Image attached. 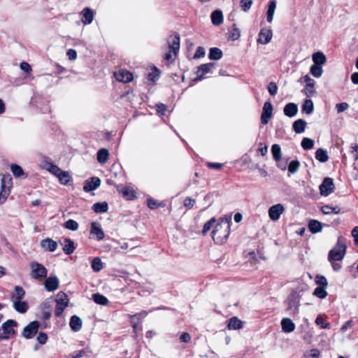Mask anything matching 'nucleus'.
Returning a JSON list of instances; mask_svg holds the SVG:
<instances>
[{"instance_id": "f257e3e1", "label": "nucleus", "mask_w": 358, "mask_h": 358, "mask_svg": "<svg viewBox=\"0 0 358 358\" xmlns=\"http://www.w3.org/2000/svg\"><path fill=\"white\" fill-rule=\"evenodd\" d=\"M230 218L222 219L213 231V238L215 243L222 244L229 234Z\"/></svg>"}, {"instance_id": "f03ea898", "label": "nucleus", "mask_w": 358, "mask_h": 358, "mask_svg": "<svg viewBox=\"0 0 358 358\" xmlns=\"http://www.w3.org/2000/svg\"><path fill=\"white\" fill-rule=\"evenodd\" d=\"M169 51L164 55L166 61H173L180 49V36L178 34L170 36L168 38Z\"/></svg>"}, {"instance_id": "7ed1b4c3", "label": "nucleus", "mask_w": 358, "mask_h": 358, "mask_svg": "<svg viewBox=\"0 0 358 358\" xmlns=\"http://www.w3.org/2000/svg\"><path fill=\"white\" fill-rule=\"evenodd\" d=\"M17 326V322L14 320L10 319L3 322L0 327V341L8 340L10 338V335L15 334L16 331L13 327Z\"/></svg>"}, {"instance_id": "20e7f679", "label": "nucleus", "mask_w": 358, "mask_h": 358, "mask_svg": "<svg viewBox=\"0 0 358 358\" xmlns=\"http://www.w3.org/2000/svg\"><path fill=\"white\" fill-rule=\"evenodd\" d=\"M345 244L338 239L336 245L329 252V261H341L345 255Z\"/></svg>"}, {"instance_id": "39448f33", "label": "nucleus", "mask_w": 358, "mask_h": 358, "mask_svg": "<svg viewBox=\"0 0 358 358\" xmlns=\"http://www.w3.org/2000/svg\"><path fill=\"white\" fill-rule=\"evenodd\" d=\"M30 276L33 279L41 280L47 277L48 270L43 264L37 262H31L30 263Z\"/></svg>"}, {"instance_id": "423d86ee", "label": "nucleus", "mask_w": 358, "mask_h": 358, "mask_svg": "<svg viewBox=\"0 0 358 358\" xmlns=\"http://www.w3.org/2000/svg\"><path fill=\"white\" fill-rule=\"evenodd\" d=\"M285 208L282 203H276L271 206L268 210V217L271 221L276 222L285 213Z\"/></svg>"}, {"instance_id": "0eeeda50", "label": "nucleus", "mask_w": 358, "mask_h": 358, "mask_svg": "<svg viewBox=\"0 0 358 358\" xmlns=\"http://www.w3.org/2000/svg\"><path fill=\"white\" fill-rule=\"evenodd\" d=\"M40 324L38 321H32L24 327L22 336L26 339L32 338L38 332Z\"/></svg>"}, {"instance_id": "6e6552de", "label": "nucleus", "mask_w": 358, "mask_h": 358, "mask_svg": "<svg viewBox=\"0 0 358 358\" xmlns=\"http://www.w3.org/2000/svg\"><path fill=\"white\" fill-rule=\"evenodd\" d=\"M319 189L321 195L327 196L333 192L334 189L333 180L330 178H324L322 184L320 185Z\"/></svg>"}, {"instance_id": "1a4fd4ad", "label": "nucleus", "mask_w": 358, "mask_h": 358, "mask_svg": "<svg viewBox=\"0 0 358 358\" xmlns=\"http://www.w3.org/2000/svg\"><path fill=\"white\" fill-rule=\"evenodd\" d=\"M273 37V31L270 27L262 28L257 38V43L263 45L268 43Z\"/></svg>"}, {"instance_id": "9d476101", "label": "nucleus", "mask_w": 358, "mask_h": 358, "mask_svg": "<svg viewBox=\"0 0 358 358\" xmlns=\"http://www.w3.org/2000/svg\"><path fill=\"white\" fill-rule=\"evenodd\" d=\"M273 114V106L270 102H265L263 106L261 121L263 124H267Z\"/></svg>"}, {"instance_id": "9b49d317", "label": "nucleus", "mask_w": 358, "mask_h": 358, "mask_svg": "<svg viewBox=\"0 0 358 358\" xmlns=\"http://www.w3.org/2000/svg\"><path fill=\"white\" fill-rule=\"evenodd\" d=\"M114 76L117 80L122 83H129L133 79L132 73L125 69H120L114 72Z\"/></svg>"}, {"instance_id": "f8f14e48", "label": "nucleus", "mask_w": 358, "mask_h": 358, "mask_svg": "<svg viewBox=\"0 0 358 358\" xmlns=\"http://www.w3.org/2000/svg\"><path fill=\"white\" fill-rule=\"evenodd\" d=\"M213 66V63H207L199 66L197 69V77L195 78V80L197 81L203 80L205 78L206 74L210 72Z\"/></svg>"}, {"instance_id": "ddd939ff", "label": "nucleus", "mask_w": 358, "mask_h": 358, "mask_svg": "<svg viewBox=\"0 0 358 358\" xmlns=\"http://www.w3.org/2000/svg\"><path fill=\"white\" fill-rule=\"evenodd\" d=\"M117 191L127 200H132L136 197L135 190L130 186H118Z\"/></svg>"}, {"instance_id": "4468645a", "label": "nucleus", "mask_w": 358, "mask_h": 358, "mask_svg": "<svg viewBox=\"0 0 358 358\" xmlns=\"http://www.w3.org/2000/svg\"><path fill=\"white\" fill-rule=\"evenodd\" d=\"M59 281L57 276L46 277L44 282L45 288L48 292H53L59 287Z\"/></svg>"}, {"instance_id": "2eb2a0df", "label": "nucleus", "mask_w": 358, "mask_h": 358, "mask_svg": "<svg viewBox=\"0 0 358 358\" xmlns=\"http://www.w3.org/2000/svg\"><path fill=\"white\" fill-rule=\"evenodd\" d=\"M40 245L45 251L54 252L56 250L58 244L57 241H54L53 239L50 238H46L41 241Z\"/></svg>"}, {"instance_id": "dca6fc26", "label": "nucleus", "mask_w": 358, "mask_h": 358, "mask_svg": "<svg viewBox=\"0 0 358 358\" xmlns=\"http://www.w3.org/2000/svg\"><path fill=\"white\" fill-rule=\"evenodd\" d=\"M91 234L95 236L97 241H101L105 236L104 231L99 223L93 222L91 224Z\"/></svg>"}, {"instance_id": "f3484780", "label": "nucleus", "mask_w": 358, "mask_h": 358, "mask_svg": "<svg viewBox=\"0 0 358 358\" xmlns=\"http://www.w3.org/2000/svg\"><path fill=\"white\" fill-rule=\"evenodd\" d=\"M281 328L285 333H291L295 329V324L289 317H284L281 320Z\"/></svg>"}, {"instance_id": "a211bd4d", "label": "nucleus", "mask_w": 358, "mask_h": 358, "mask_svg": "<svg viewBox=\"0 0 358 358\" xmlns=\"http://www.w3.org/2000/svg\"><path fill=\"white\" fill-rule=\"evenodd\" d=\"M60 243H61V245H63L62 250L66 255H71L74 252V250H75L74 243L71 239H70L69 238H66L64 239V241L60 242Z\"/></svg>"}, {"instance_id": "6ab92c4d", "label": "nucleus", "mask_w": 358, "mask_h": 358, "mask_svg": "<svg viewBox=\"0 0 358 358\" xmlns=\"http://www.w3.org/2000/svg\"><path fill=\"white\" fill-rule=\"evenodd\" d=\"M13 185V179L11 176L8 175H4L1 180L0 191L10 190Z\"/></svg>"}, {"instance_id": "aec40b11", "label": "nucleus", "mask_w": 358, "mask_h": 358, "mask_svg": "<svg viewBox=\"0 0 358 358\" xmlns=\"http://www.w3.org/2000/svg\"><path fill=\"white\" fill-rule=\"evenodd\" d=\"M313 64L322 66L327 62V57L322 52H316L312 55Z\"/></svg>"}, {"instance_id": "412c9836", "label": "nucleus", "mask_w": 358, "mask_h": 358, "mask_svg": "<svg viewBox=\"0 0 358 358\" xmlns=\"http://www.w3.org/2000/svg\"><path fill=\"white\" fill-rule=\"evenodd\" d=\"M69 325L73 331L77 332L82 327V320L78 316L73 315L70 319Z\"/></svg>"}, {"instance_id": "4be33fe9", "label": "nucleus", "mask_w": 358, "mask_h": 358, "mask_svg": "<svg viewBox=\"0 0 358 358\" xmlns=\"http://www.w3.org/2000/svg\"><path fill=\"white\" fill-rule=\"evenodd\" d=\"M298 112V106L294 103H289L285 105L284 108V113L286 116L292 117L296 115Z\"/></svg>"}, {"instance_id": "5701e85b", "label": "nucleus", "mask_w": 358, "mask_h": 358, "mask_svg": "<svg viewBox=\"0 0 358 358\" xmlns=\"http://www.w3.org/2000/svg\"><path fill=\"white\" fill-rule=\"evenodd\" d=\"M276 8V1L275 0H271L268 5V9L266 12V20L268 22H271L273 19L275 10Z\"/></svg>"}, {"instance_id": "b1692460", "label": "nucleus", "mask_w": 358, "mask_h": 358, "mask_svg": "<svg viewBox=\"0 0 358 358\" xmlns=\"http://www.w3.org/2000/svg\"><path fill=\"white\" fill-rule=\"evenodd\" d=\"M243 323L241 320L236 317H231L228 322L227 328L229 330H237L241 329Z\"/></svg>"}, {"instance_id": "393cba45", "label": "nucleus", "mask_w": 358, "mask_h": 358, "mask_svg": "<svg viewBox=\"0 0 358 358\" xmlns=\"http://www.w3.org/2000/svg\"><path fill=\"white\" fill-rule=\"evenodd\" d=\"M13 307L20 313H26L29 308L27 303L22 300L13 301Z\"/></svg>"}, {"instance_id": "a878e982", "label": "nucleus", "mask_w": 358, "mask_h": 358, "mask_svg": "<svg viewBox=\"0 0 358 358\" xmlns=\"http://www.w3.org/2000/svg\"><path fill=\"white\" fill-rule=\"evenodd\" d=\"M160 74V71L156 66H151L150 72H149L148 76V79L152 84H155L157 82V80H158V79L159 78Z\"/></svg>"}, {"instance_id": "bb28decb", "label": "nucleus", "mask_w": 358, "mask_h": 358, "mask_svg": "<svg viewBox=\"0 0 358 358\" xmlns=\"http://www.w3.org/2000/svg\"><path fill=\"white\" fill-rule=\"evenodd\" d=\"M211 21L214 25H220L223 22V15L222 11L216 10L211 13Z\"/></svg>"}, {"instance_id": "cd10ccee", "label": "nucleus", "mask_w": 358, "mask_h": 358, "mask_svg": "<svg viewBox=\"0 0 358 358\" xmlns=\"http://www.w3.org/2000/svg\"><path fill=\"white\" fill-rule=\"evenodd\" d=\"M306 126V121L302 119H299L294 122L293 129L296 134H301L304 132Z\"/></svg>"}, {"instance_id": "c85d7f7f", "label": "nucleus", "mask_w": 358, "mask_h": 358, "mask_svg": "<svg viewBox=\"0 0 358 358\" xmlns=\"http://www.w3.org/2000/svg\"><path fill=\"white\" fill-rule=\"evenodd\" d=\"M92 209L96 213H106L108 210V205L106 201L95 203L92 206Z\"/></svg>"}, {"instance_id": "c756f323", "label": "nucleus", "mask_w": 358, "mask_h": 358, "mask_svg": "<svg viewBox=\"0 0 358 358\" xmlns=\"http://www.w3.org/2000/svg\"><path fill=\"white\" fill-rule=\"evenodd\" d=\"M10 170L15 178H20L22 176L26 178L27 176V174L24 172L22 168L18 164H11Z\"/></svg>"}, {"instance_id": "7c9ffc66", "label": "nucleus", "mask_w": 358, "mask_h": 358, "mask_svg": "<svg viewBox=\"0 0 358 358\" xmlns=\"http://www.w3.org/2000/svg\"><path fill=\"white\" fill-rule=\"evenodd\" d=\"M108 157V150L106 148H101L97 153V161L101 164H104L107 162Z\"/></svg>"}, {"instance_id": "2f4dec72", "label": "nucleus", "mask_w": 358, "mask_h": 358, "mask_svg": "<svg viewBox=\"0 0 358 358\" xmlns=\"http://www.w3.org/2000/svg\"><path fill=\"white\" fill-rule=\"evenodd\" d=\"M308 227L312 233H318L322 229V224L317 220H312L310 221Z\"/></svg>"}, {"instance_id": "473e14b6", "label": "nucleus", "mask_w": 358, "mask_h": 358, "mask_svg": "<svg viewBox=\"0 0 358 358\" xmlns=\"http://www.w3.org/2000/svg\"><path fill=\"white\" fill-rule=\"evenodd\" d=\"M25 296V292L20 286L15 287V293L12 295L13 301L22 300Z\"/></svg>"}, {"instance_id": "72a5a7b5", "label": "nucleus", "mask_w": 358, "mask_h": 358, "mask_svg": "<svg viewBox=\"0 0 358 358\" xmlns=\"http://www.w3.org/2000/svg\"><path fill=\"white\" fill-rule=\"evenodd\" d=\"M222 57V50L217 48H212L210 49L208 57L210 59L218 60Z\"/></svg>"}, {"instance_id": "f704fd0d", "label": "nucleus", "mask_w": 358, "mask_h": 358, "mask_svg": "<svg viewBox=\"0 0 358 358\" xmlns=\"http://www.w3.org/2000/svg\"><path fill=\"white\" fill-rule=\"evenodd\" d=\"M310 72L315 78H320L323 73L322 66L313 64L310 68Z\"/></svg>"}, {"instance_id": "c9c22d12", "label": "nucleus", "mask_w": 358, "mask_h": 358, "mask_svg": "<svg viewBox=\"0 0 358 358\" xmlns=\"http://www.w3.org/2000/svg\"><path fill=\"white\" fill-rule=\"evenodd\" d=\"M91 267L95 272H99L103 268V263L101 258L95 257L91 262Z\"/></svg>"}, {"instance_id": "e433bc0d", "label": "nucleus", "mask_w": 358, "mask_h": 358, "mask_svg": "<svg viewBox=\"0 0 358 358\" xmlns=\"http://www.w3.org/2000/svg\"><path fill=\"white\" fill-rule=\"evenodd\" d=\"M314 109L313 102L310 99H306L302 106V111L306 114H310Z\"/></svg>"}, {"instance_id": "4c0bfd02", "label": "nucleus", "mask_w": 358, "mask_h": 358, "mask_svg": "<svg viewBox=\"0 0 358 358\" xmlns=\"http://www.w3.org/2000/svg\"><path fill=\"white\" fill-rule=\"evenodd\" d=\"M92 298L94 302L99 305L106 306L108 303V299L101 294H94Z\"/></svg>"}, {"instance_id": "58836bf2", "label": "nucleus", "mask_w": 358, "mask_h": 358, "mask_svg": "<svg viewBox=\"0 0 358 358\" xmlns=\"http://www.w3.org/2000/svg\"><path fill=\"white\" fill-rule=\"evenodd\" d=\"M47 170L55 175V176H58L62 171V170L57 165L52 164V162H49L46 164Z\"/></svg>"}, {"instance_id": "ea45409f", "label": "nucleus", "mask_w": 358, "mask_h": 358, "mask_svg": "<svg viewBox=\"0 0 358 358\" xmlns=\"http://www.w3.org/2000/svg\"><path fill=\"white\" fill-rule=\"evenodd\" d=\"M315 158L320 162H325L328 160L327 152L320 148L315 152Z\"/></svg>"}, {"instance_id": "a19ab883", "label": "nucleus", "mask_w": 358, "mask_h": 358, "mask_svg": "<svg viewBox=\"0 0 358 358\" xmlns=\"http://www.w3.org/2000/svg\"><path fill=\"white\" fill-rule=\"evenodd\" d=\"M273 157L275 161H279L281 158V148L277 144H273L271 147Z\"/></svg>"}, {"instance_id": "79ce46f5", "label": "nucleus", "mask_w": 358, "mask_h": 358, "mask_svg": "<svg viewBox=\"0 0 358 358\" xmlns=\"http://www.w3.org/2000/svg\"><path fill=\"white\" fill-rule=\"evenodd\" d=\"M63 226L65 229L71 231H76L78 229V223L76 221L71 219H69L66 222H65Z\"/></svg>"}, {"instance_id": "37998d69", "label": "nucleus", "mask_w": 358, "mask_h": 358, "mask_svg": "<svg viewBox=\"0 0 358 358\" xmlns=\"http://www.w3.org/2000/svg\"><path fill=\"white\" fill-rule=\"evenodd\" d=\"M300 167V162L298 160H292L288 165V171L291 174L296 173Z\"/></svg>"}, {"instance_id": "c03bdc74", "label": "nucleus", "mask_w": 358, "mask_h": 358, "mask_svg": "<svg viewBox=\"0 0 358 358\" xmlns=\"http://www.w3.org/2000/svg\"><path fill=\"white\" fill-rule=\"evenodd\" d=\"M56 303H63V304H69V298L66 293L63 292H59L56 296L55 299Z\"/></svg>"}, {"instance_id": "a18cd8bd", "label": "nucleus", "mask_w": 358, "mask_h": 358, "mask_svg": "<svg viewBox=\"0 0 358 358\" xmlns=\"http://www.w3.org/2000/svg\"><path fill=\"white\" fill-rule=\"evenodd\" d=\"M321 210L325 215H328V214H330V213L338 214L340 212V209H339L338 207H337V206L331 207L330 206H322V208H321Z\"/></svg>"}, {"instance_id": "49530a36", "label": "nucleus", "mask_w": 358, "mask_h": 358, "mask_svg": "<svg viewBox=\"0 0 358 358\" xmlns=\"http://www.w3.org/2000/svg\"><path fill=\"white\" fill-rule=\"evenodd\" d=\"M315 324L320 326L322 329H330L331 324L324 321L323 315H318L315 320Z\"/></svg>"}, {"instance_id": "de8ad7c7", "label": "nucleus", "mask_w": 358, "mask_h": 358, "mask_svg": "<svg viewBox=\"0 0 358 358\" xmlns=\"http://www.w3.org/2000/svg\"><path fill=\"white\" fill-rule=\"evenodd\" d=\"M301 145L304 150H310L313 148L314 141L309 138H303L301 141Z\"/></svg>"}, {"instance_id": "09e8293b", "label": "nucleus", "mask_w": 358, "mask_h": 358, "mask_svg": "<svg viewBox=\"0 0 358 358\" xmlns=\"http://www.w3.org/2000/svg\"><path fill=\"white\" fill-rule=\"evenodd\" d=\"M59 182L63 185L69 183L71 176L67 171H62V173L57 176Z\"/></svg>"}, {"instance_id": "8fccbe9b", "label": "nucleus", "mask_w": 358, "mask_h": 358, "mask_svg": "<svg viewBox=\"0 0 358 358\" xmlns=\"http://www.w3.org/2000/svg\"><path fill=\"white\" fill-rule=\"evenodd\" d=\"M80 15H82L81 20L83 23L85 24H90V7L85 8L80 13Z\"/></svg>"}, {"instance_id": "3c124183", "label": "nucleus", "mask_w": 358, "mask_h": 358, "mask_svg": "<svg viewBox=\"0 0 358 358\" xmlns=\"http://www.w3.org/2000/svg\"><path fill=\"white\" fill-rule=\"evenodd\" d=\"M314 85H315V83H311V84H306V86L304 88V92H305L306 95L308 97H311L315 94V90Z\"/></svg>"}, {"instance_id": "603ef678", "label": "nucleus", "mask_w": 358, "mask_h": 358, "mask_svg": "<svg viewBox=\"0 0 358 358\" xmlns=\"http://www.w3.org/2000/svg\"><path fill=\"white\" fill-rule=\"evenodd\" d=\"M68 306L66 304L56 303V307L55 310V315L57 317L62 316L64 309Z\"/></svg>"}, {"instance_id": "864d4df0", "label": "nucleus", "mask_w": 358, "mask_h": 358, "mask_svg": "<svg viewBox=\"0 0 358 358\" xmlns=\"http://www.w3.org/2000/svg\"><path fill=\"white\" fill-rule=\"evenodd\" d=\"M147 315V313L145 311H142L138 314H135L131 316V322L133 323V328L136 329L137 324L135 322V319L141 320L145 317Z\"/></svg>"}, {"instance_id": "5fc2aeb1", "label": "nucleus", "mask_w": 358, "mask_h": 358, "mask_svg": "<svg viewBox=\"0 0 358 358\" xmlns=\"http://www.w3.org/2000/svg\"><path fill=\"white\" fill-rule=\"evenodd\" d=\"M313 294L320 299H323L327 296V292L325 290V287H317L315 291Z\"/></svg>"}, {"instance_id": "6e6d98bb", "label": "nucleus", "mask_w": 358, "mask_h": 358, "mask_svg": "<svg viewBox=\"0 0 358 358\" xmlns=\"http://www.w3.org/2000/svg\"><path fill=\"white\" fill-rule=\"evenodd\" d=\"M253 3L252 0H241L240 6L244 12H247Z\"/></svg>"}, {"instance_id": "4d7b16f0", "label": "nucleus", "mask_w": 358, "mask_h": 358, "mask_svg": "<svg viewBox=\"0 0 358 358\" xmlns=\"http://www.w3.org/2000/svg\"><path fill=\"white\" fill-rule=\"evenodd\" d=\"M320 351L317 349H311L305 353L306 358H318L320 356Z\"/></svg>"}, {"instance_id": "13d9d810", "label": "nucleus", "mask_w": 358, "mask_h": 358, "mask_svg": "<svg viewBox=\"0 0 358 358\" xmlns=\"http://www.w3.org/2000/svg\"><path fill=\"white\" fill-rule=\"evenodd\" d=\"M315 282L320 287H326L327 286V281L324 276L317 275L315 278Z\"/></svg>"}, {"instance_id": "bf43d9fd", "label": "nucleus", "mask_w": 358, "mask_h": 358, "mask_svg": "<svg viewBox=\"0 0 358 358\" xmlns=\"http://www.w3.org/2000/svg\"><path fill=\"white\" fill-rule=\"evenodd\" d=\"M215 219L214 217L211 218L209 221H208L204 224L202 233L203 234H206L211 229V227L215 224Z\"/></svg>"}, {"instance_id": "052dcab7", "label": "nucleus", "mask_w": 358, "mask_h": 358, "mask_svg": "<svg viewBox=\"0 0 358 358\" xmlns=\"http://www.w3.org/2000/svg\"><path fill=\"white\" fill-rule=\"evenodd\" d=\"M268 91L271 96H275L278 92V87L273 82H271L268 85Z\"/></svg>"}, {"instance_id": "680f3d73", "label": "nucleus", "mask_w": 358, "mask_h": 358, "mask_svg": "<svg viewBox=\"0 0 358 358\" xmlns=\"http://www.w3.org/2000/svg\"><path fill=\"white\" fill-rule=\"evenodd\" d=\"M349 108V105L346 102H343L336 104V109L338 113H342L346 110Z\"/></svg>"}, {"instance_id": "e2e57ef3", "label": "nucleus", "mask_w": 358, "mask_h": 358, "mask_svg": "<svg viewBox=\"0 0 358 358\" xmlns=\"http://www.w3.org/2000/svg\"><path fill=\"white\" fill-rule=\"evenodd\" d=\"M241 36V31L239 29L236 27H233L231 31L230 37L232 40H237Z\"/></svg>"}, {"instance_id": "0e129e2a", "label": "nucleus", "mask_w": 358, "mask_h": 358, "mask_svg": "<svg viewBox=\"0 0 358 358\" xmlns=\"http://www.w3.org/2000/svg\"><path fill=\"white\" fill-rule=\"evenodd\" d=\"M101 185V180L97 177L91 178V191L96 189Z\"/></svg>"}, {"instance_id": "69168bd1", "label": "nucleus", "mask_w": 358, "mask_h": 358, "mask_svg": "<svg viewBox=\"0 0 358 358\" xmlns=\"http://www.w3.org/2000/svg\"><path fill=\"white\" fill-rule=\"evenodd\" d=\"M205 53H206L205 49L203 47L199 46L196 48V50L194 55V58L198 59V58L203 57L205 56Z\"/></svg>"}, {"instance_id": "338daca9", "label": "nucleus", "mask_w": 358, "mask_h": 358, "mask_svg": "<svg viewBox=\"0 0 358 358\" xmlns=\"http://www.w3.org/2000/svg\"><path fill=\"white\" fill-rule=\"evenodd\" d=\"M47 340H48V336L45 333L40 332L38 334V335L37 336V341L40 344H41V345L45 344L47 342Z\"/></svg>"}, {"instance_id": "774afa93", "label": "nucleus", "mask_w": 358, "mask_h": 358, "mask_svg": "<svg viewBox=\"0 0 358 358\" xmlns=\"http://www.w3.org/2000/svg\"><path fill=\"white\" fill-rule=\"evenodd\" d=\"M353 326L352 320H348L341 327V332L344 334L348 329H351Z\"/></svg>"}]
</instances>
